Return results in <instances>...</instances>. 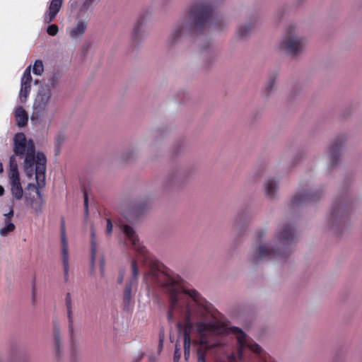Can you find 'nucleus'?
Here are the masks:
<instances>
[{
    "label": "nucleus",
    "instance_id": "nucleus-26",
    "mask_svg": "<svg viewBox=\"0 0 362 362\" xmlns=\"http://www.w3.org/2000/svg\"><path fill=\"white\" fill-rule=\"evenodd\" d=\"M181 357V352L180 348H178L177 344L175 345V349L174 352L173 361L179 362Z\"/></svg>",
    "mask_w": 362,
    "mask_h": 362
},
{
    "label": "nucleus",
    "instance_id": "nucleus-8",
    "mask_svg": "<svg viewBox=\"0 0 362 362\" xmlns=\"http://www.w3.org/2000/svg\"><path fill=\"white\" fill-rule=\"evenodd\" d=\"M31 66H28L24 71L21 80V89L19 91V100L21 103L27 101L31 91L33 78L31 76Z\"/></svg>",
    "mask_w": 362,
    "mask_h": 362
},
{
    "label": "nucleus",
    "instance_id": "nucleus-39",
    "mask_svg": "<svg viewBox=\"0 0 362 362\" xmlns=\"http://www.w3.org/2000/svg\"><path fill=\"white\" fill-rule=\"evenodd\" d=\"M4 171L3 164L0 162V174Z\"/></svg>",
    "mask_w": 362,
    "mask_h": 362
},
{
    "label": "nucleus",
    "instance_id": "nucleus-33",
    "mask_svg": "<svg viewBox=\"0 0 362 362\" xmlns=\"http://www.w3.org/2000/svg\"><path fill=\"white\" fill-rule=\"evenodd\" d=\"M100 272L101 275L104 276L105 274V261L103 259L100 260Z\"/></svg>",
    "mask_w": 362,
    "mask_h": 362
},
{
    "label": "nucleus",
    "instance_id": "nucleus-38",
    "mask_svg": "<svg viewBox=\"0 0 362 362\" xmlns=\"http://www.w3.org/2000/svg\"><path fill=\"white\" fill-rule=\"evenodd\" d=\"M4 193V188L0 185V196H2Z\"/></svg>",
    "mask_w": 362,
    "mask_h": 362
},
{
    "label": "nucleus",
    "instance_id": "nucleus-29",
    "mask_svg": "<svg viewBox=\"0 0 362 362\" xmlns=\"http://www.w3.org/2000/svg\"><path fill=\"white\" fill-rule=\"evenodd\" d=\"M66 308H72V300L70 293H67L66 296Z\"/></svg>",
    "mask_w": 362,
    "mask_h": 362
},
{
    "label": "nucleus",
    "instance_id": "nucleus-27",
    "mask_svg": "<svg viewBox=\"0 0 362 362\" xmlns=\"http://www.w3.org/2000/svg\"><path fill=\"white\" fill-rule=\"evenodd\" d=\"M67 309V316L69 319V327H71L73 325V310L72 308H66Z\"/></svg>",
    "mask_w": 362,
    "mask_h": 362
},
{
    "label": "nucleus",
    "instance_id": "nucleus-30",
    "mask_svg": "<svg viewBox=\"0 0 362 362\" xmlns=\"http://www.w3.org/2000/svg\"><path fill=\"white\" fill-rule=\"evenodd\" d=\"M112 231V223L110 219L107 220L106 233L110 235Z\"/></svg>",
    "mask_w": 362,
    "mask_h": 362
},
{
    "label": "nucleus",
    "instance_id": "nucleus-11",
    "mask_svg": "<svg viewBox=\"0 0 362 362\" xmlns=\"http://www.w3.org/2000/svg\"><path fill=\"white\" fill-rule=\"evenodd\" d=\"M120 228L127 237V240L131 243L132 248L140 255H144L146 248L141 245L139 239L138 238L134 228L128 225H121Z\"/></svg>",
    "mask_w": 362,
    "mask_h": 362
},
{
    "label": "nucleus",
    "instance_id": "nucleus-35",
    "mask_svg": "<svg viewBox=\"0 0 362 362\" xmlns=\"http://www.w3.org/2000/svg\"><path fill=\"white\" fill-rule=\"evenodd\" d=\"M124 278V272L121 273L119 278H118V283L122 284L123 282Z\"/></svg>",
    "mask_w": 362,
    "mask_h": 362
},
{
    "label": "nucleus",
    "instance_id": "nucleus-36",
    "mask_svg": "<svg viewBox=\"0 0 362 362\" xmlns=\"http://www.w3.org/2000/svg\"><path fill=\"white\" fill-rule=\"evenodd\" d=\"M141 28H140V26H139V25H138V26L135 27V28H134V35H138V33L140 31V30H141Z\"/></svg>",
    "mask_w": 362,
    "mask_h": 362
},
{
    "label": "nucleus",
    "instance_id": "nucleus-25",
    "mask_svg": "<svg viewBox=\"0 0 362 362\" xmlns=\"http://www.w3.org/2000/svg\"><path fill=\"white\" fill-rule=\"evenodd\" d=\"M58 31L59 28L56 24L49 25L47 28V33L51 36L56 35L58 33Z\"/></svg>",
    "mask_w": 362,
    "mask_h": 362
},
{
    "label": "nucleus",
    "instance_id": "nucleus-20",
    "mask_svg": "<svg viewBox=\"0 0 362 362\" xmlns=\"http://www.w3.org/2000/svg\"><path fill=\"white\" fill-rule=\"evenodd\" d=\"M253 25L251 23H246L240 25L238 29V35L240 37H245L252 30Z\"/></svg>",
    "mask_w": 362,
    "mask_h": 362
},
{
    "label": "nucleus",
    "instance_id": "nucleus-10",
    "mask_svg": "<svg viewBox=\"0 0 362 362\" xmlns=\"http://www.w3.org/2000/svg\"><path fill=\"white\" fill-rule=\"evenodd\" d=\"M61 255L64 269V281L67 282L69 277V252L68 240L64 228L61 231Z\"/></svg>",
    "mask_w": 362,
    "mask_h": 362
},
{
    "label": "nucleus",
    "instance_id": "nucleus-9",
    "mask_svg": "<svg viewBox=\"0 0 362 362\" xmlns=\"http://www.w3.org/2000/svg\"><path fill=\"white\" fill-rule=\"evenodd\" d=\"M345 140L342 137L337 138L329 146L327 151V159L331 166L335 165L339 160Z\"/></svg>",
    "mask_w": 362,
    "mask_h": 362
},
{
    "label": "nucleus",
    "instance_id": "nucleus-2",
    "mask_svg": "<svg viewBox=\"0 0 362 362\" xmlns=\"http://www.w3.org/2000/svg\"><path fill=\"white\" fill-rule=\"evenodd\" d=\"M13 151L21 158H23V169L28 177L33 175L34 168L37 187L28 184L25 194V203L30 206L35 214L42 211L44 199L40 191L46 185L45 170L47 159L45 156L35 151L33 141L27 139L23 133H17L13 138Z\"/></svg>",
    "mask_w": 362,
    "mask_h": 362
},
{
    "label": "nucleus",
    "instance_id": "nucleus-16",
    "mask_svg": "<svg viewBox=\"0 0 362 362\" xmlns=\"http://www.w3.org/2000/svg\"><path fill=\"white\" fill-rule=\"evenodd\" d=\"M264 189L267 197L272 198L274 197L277 191L278 185L274 180L269 179L265 181L264 184Z\"/></svg>",
    "mask_w": 362,
    "mask_h": 362
},
{
    "label": "nucleus",
    "instance_id": "nucleus-40",
    "mask_svg": "<svg viewBox=\"0 0 362 362\" xmlns=\"http://www.w3.org/2000/svg\"><path fill=\"white\" fill-rule=\"evenodd\" d=\"M147 278H148V274H145V276H144V279H145L146 280H147Z\"/></svg>",
    "mask_w": 362,
    "mask_h": 362
},
{
    "label": "nucleus",
    "instance_id": "nucleus-4",
    "mask_svg": "<svg viewBox=\"0 0 362 362\" xmlns=\"http://www.w3.org/2000/svg\"><path fill=\"white\" fill-rule=\"evenodd\" d=\"M293 239V232L290 228H283L275 238L267 245H259L250 255L249 261L259 264L269 259H281L289 252L288 245Z\"/></svg>",
    "mask_w": 362,
    "mask_h": 362
},
{
    "label": "nucleus",
    "instance_id": "nucleus-12",
    "mask_svg": "<svg viewBox=\"0 0 362 362\" xmlns=\"http://www.w3.org/2000/svg\"><path fill=\"white\" fill-rule=\"evenodd\" d=\"M63 4V0H51L47 11L44 15L45 23L53 21L59 12Z\"/></svg>",
    "mask_w": 362,
    "mask_h": 362
},
{
    "label": "nucleus",
    "instance_id": "nucleus-31",
    "mask_svg": "<svg viewBox=\"0 0 362 362\" xmlns=\"http://www.w3.org/2000/svg\"><path fill=\"white\" fill-rule=\"evenodd\" d=\"M91 2H92L91 0H86L84 2L81 9L83 11L87 10L88 8V7L90 6V5L91 4Z\"/></svg>",
    "mask_w": 362,
    "mask_h": 362
},
{
    "label": "nucleus",
    "instance_id": "nucleus-5",
    "mask_svg": "<svg viewBox=\"0 0 362 362\" xmlns=\"http://www.w3.org/2000/svg\"><path fill=\"white\" fill-rule=\"evenodd\" d=\"M52 101V90L49 85L41 86L35 95L30 116L33 124L49 128L54 118V110L49 108Z\"/></svg>",
    "mask_w": 362,
    "mask_h": 362
},
{
    "label": "nucleus",
    "instance_id": "nucleus-19",
    "mask_svg": "<svg viewBox=\"0 0 362 362\" xmlns=\"http://www.w3.org/2000/svg\"><path fill=\"white\" fill-rule=\"evenodd\" d=\"M137 284H132V281H128L124 291V300L129 303L132 298V288L136 286Z\"/></svg>",
    "mask_w": 362,
    "mask_h": 362
},
{
    "label": "nucleus",
    "instance_id": "nucleus-17",
    "mask_svg": "<svg viewBox=\"0 0 362 362\" xmlns=\"http://www.w3.org/2000/svg\"><path fill=\"white\" fill-rule=\"evenodd\" d=\"M130 278L129 281H132V284H137L139 276L138 262L136 259H133L131 262L130 269Z\"/></svg>",
    "mask_w": 362,
    "mask_h": 362
},
{
    "label": "nucleus",
    "instance_id": "nucleus-14",
    "mask_svg": "<svg viewBox=\"0 0 362 362\" xmlns=\"http://www.w3.org/2000/svg\"><path fill=\"white\" fill-rule=\"evenodd\" d=\"M14 117L16 124L23 127H25L28 122V114L22 107H17L13 110Z\"/></svg>",
    "mask_w": 362,
    "mask_h": 362
},
{
    "label": "nucleus",
    "instance_id": "nucleus-34",
    "mask_svg": "<svg viewBox=\"0 0 362 362\" xmlns=\"http://www.w3.org/2000/svg\"><path fill=\"white\" fill-rule=\"evenodd\" d=\"M88 196L86 194H84V205H85V210L86 214L88 213Z\"/></svg>",
    "mask_w": 362,
    "mask_h": 362
},
{
    "label": "nucleus",
    "instance_id": "nucleus-18",
    "mask_svg": "<svg viewBox=\"0 0 362 362\" xmlns=\"http://www.w3.org/2000/svg\"><path fill=\"white\" fill-rule=\"evenodd\" d=\"M91 264L92 267L94 266L96 257H97V244L95 240V233L93 229L91 230Z\"/></svg>",
    "mask_w": 362,
    "mask_h": 362
},
{
    "label": "nucleus",
    "instance_id": "nucleus-37",
    "mask_svg": "<svg viewBox=\"0 0 362 362\" xmlns=\"http://www.w3.org/2000/svg\"><path fill=\"white\" fill-rule=\"evenodd\" d=\"M338 216H338V213H337V214H335L334 213H332V214H331V218H332V219L337 218H338Z\"/></svg>",
    "mask_w": 362,
    "mask_h": 362
},
{
    "label": "nucleus",
    "instance_id": "nucleus-7",
    "mask_svg": "<svg viewBox=\"0 0 362 362\" xmlns=\"http://www.w3.org/2000/svg\"><path fill=\"white\" fill-rule=\"evenodd\" d=\"M16 156L18 155L14 152V154L9 158L8 177L13 197L17 200H21L23 197V189L21 183ZM18 157L21 158L19 156Z\"/></svg>",
    "mask_w": 362,
    "mask_h": 362
},
{
    "label": "nucleus",
    "instance_id": "nucleus-13",
    "mask_svg": "<svg viewBox=\"0 0 362 362\" xmlns=\"http://www.w3.org/2000/svg\"><path fill=\"white\" fill-rule=\"evenodd\" d=\"M87 23L83 21H78L74 26L69 28L68 33L71 39L78 40L85 33Z\"/></svg>",
    "mask_w": 362,
    "mask_h": 362
},
{
    "label": "nucleus",
    "instance_id": "nucleus-3",
    "mask_svg": "<svg viewBox=\"0 0 362 362\" xmlns=\"http://www.w3.org/2000/svg\"><path fill=\"white\" fill-rule=\"evenodd\" d=\"M211 8L206 3L195 1L185 10L180 21L175 25L170 35L172 43L175 42L183 33L199 32L208 25Z\"/></svg>",
    "mask_w": 362,
    "mask_h": 362
},
{
    "label": "nucleus",
    "instance_id": "nucleus-24",
    "mask_svg": "<svg viewBox=\"0 0 362 362\" xmlns=\"http://www.w3.org/2000/svg\"><path fill=\"white\" fill-rule=\"evenodd\" d=\"M300 197L299 200H297V197H295V202L298 203L300 201H315L316 198L313 194H302L299 195Z\"/></svg>",
    "mask_w": 362,
    "mask_h": 362
},
{
    "label": "nucleus",
    "instance_id": "nucleus-6",
    "mask_svg": "<svg viewBox=\"0 0 362 362\" xmlns=\"http://www.w3.org/2000/svg\"><path fill=\"white\" fill-rule=\"evenodd\" d=\"M306 47V39L296 30H290L282 38L279 47L291 57L300 55Z\"/></svg>",
    "mask_w": 362,
    "mask_h": 362
},
{
    "label": "nucleus",
    "instance_id": "nucleus-1",
    "mask_svg": "<svg viewBox=\"0 0 362 362\" xmlns=\"http://www.w3.org/2000/svg\"><path fill=\"white\" fill-rule=\"evenodd\" d=\"M153 276L161 283L169 293L170 317L179 315L185 318L186 328L184 331V352L185 360L190 355L191 338L187 328L192 326L193 319L199 320L195 324V329L200 335L202 347L209 349L221 347L224 345L221 340L210 342L207 336L214 334H233L238 342L237 354H231L228 359L231 361H240L243 358V350L248 348L252 352L261 354L262 347L250 339L241 329L238 327L229 326L228 324L216 319L218 312L196 290L185 289L177 277L166 276L157 272Z\"/></svg>",
    "mask_w": 362,
    "mask_h": 362
},
{
    "label": "nucleus",
    "instance_id": "nucleus-28",
    "mask_svg": "<svg viewBox=\"0 0 362 362\" xmlns=\"http://www.w3.org/2000/svg\"><path fill=\"white\" fill-rule=\"evenodd\" d=\"M197 355H198L197 362H206L204 352H203L201 349H199L197 352Z\"/></svg>",
    "mask_w": 362,
    "mask_h": 362
},
{
    "label": "nucleus",
    "instance_id": "nucleus-21",
    "mask_svg": "<svg viewBox=\"0 0 362 362\" xmlns=\"http://www.w3.org/2000/svg\"><path fill=\"white\" fill-rule=\"evenodd\" d=\"M33 71L34 74L41 76L44 72V64L42 60L37 59L33 64Z\"/></svg>",
    "mask_w": 362,
    "mask_h": 362
},
{
    "label": "nucleus",
    "instance_id": "nucleus-32",
    "mask_svg": "<svg viewBox=\"0 0 362 362\" xmlns=\"http://www.w3.org/2000/svg\"><path fill=\"white\" fill-rule=\"evenodd\" d=\"M91 2H92L91 0H86L84 2L81 9L83 11L87 10L88 8V7L90 6V5L91 4Z\"/></svg>",
    "mask_w": 362,
    "mask_h": 362
},
{
    "label": "nucleus",
    "instance_id": "nucleus-23",
    "mask_svg": "<svg viewBox=\"0 0 362 362\" xmlns=\"http://www.w3.org/2000/svg\"><path fill=\"white\" fill-rule=\"evenodd\" d=\"M54 336L55 340V351L59 356L60 352V344H59V329L56 326L54 327Z\"/></svg>",
    "mask_w": 362,
    "mask_h": 362
},
{
    "label": "nucleus",
    "instance_id": "nucleus-15",
    "mask_svg": "<svg viewBox=\"0 0 362 362\" xmlns=\"http://www.w3.org/2000/svg\"><path fill=\"white\" fill-rule=\"evenodd\" d=\"M4 226L0 228V235L2 236H6L9 233L12 232L15 229V225L11 222L10 219L13 216V210L11 209L7 214H4Z\"/></svg>",
    "mask_w": 362,
    "mask_h": 362
},
{
    "label": "nucleus",
    "instance_id": "nucleus-22",
    "mask_svg": "<svg viewBox=\"0 0 362 362\" xmlns=\"http://www.w3.org/2000/svg\"><path fill=\"white\" fill-rule=\"evenodd\" d=\"M275 81L274 79H270L265 85L263 93L266 96H269L274 88Z\"/></svg>",
    "mask_w": 362,
    "mask_h": 362
}]
</instances>
